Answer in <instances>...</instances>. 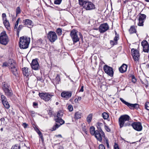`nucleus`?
I'll return each instance as SVG.
<instances>
[{
  "label": "nucleus",
  "mask_w": 149,
  "mask_h": 149,
  "mask_svg": "<svg viewBox=\"0 0 149 149\" xmlns=\"http://www.w3.org/2000/svg\"><path fill=\"white\" fill-rule=\"evenodd\" d=\"M99 149H105V148L104 145L102 144H100L99 146Z\"/></svg>",
  "instance_id": "nucleus-48"
},
{
  "label": "nucleus",
  "mask_w": 149,
  "mask_h": 149,
  "mask_svg": "<svg viewBox=\"0 0 149 149\" xmlns=\"http://www.w3.org/2000/svg\"><path fill=\"white\" fill-rule=\"evenodd\" d=\"M132 81L134 83H135L136 81V79L134 76H132Z\"/></svg>",
  "instance_id": "nucleus-52"
},
{
  "label": "nucleus",
  "mask_w": 149,
  "mask_h": 149,
  "mask_svg": "<svg viewBox=\"0 0 149 149\" xmlns=\"http://www.w3.org/2000/svg\"><path fill=\"white\" fill-rule=\"evenodd\" d=\"M36 131L38 133V134H39V136L40 137V138H41V139L42 141H43L44 139H43V137L42 136V133L40 132V131L37 128L36 129H35Z\"/></svg>",
  "instance_id": "nucleus-30"
},
{
  "label": "nucleus",
  "mask_w": 149,
  "mask_h": 149,
  "mask_svg": "<svg viewBox=\"0 0 149 149\" xmlns=\"http://www.w3.org/2000/svg\"><path fill=\"white\" fill-rule=\"evenodd\" d=\"M145 108L147 110H149V102H146L145 103Z\"/></svg>",
  "instance_id": "nucleus-44"
},
{
  "label": "nucleus",
  "mask_w": 149,
  "mask_h": 149,
  "mask_svg": "<svg viewBox=\"0 0 149 149\" xmlns=\"http://www.w3.org/2000/svg\"><path fill=\"white\" fill-rule=\"evenodd\" d=\"M30 42V38L23 36L20 38L19 46L20 48L26 49L28 47Z\"/></svg>",
  "instance_id": "nucleus-4"
},
{
  "label": "nucleus",
  "mask_w": 149,
  "mask_h": 149,
  "mask_svg": "<svg viewBox=\"0 0 149 149\" xmlns=\"http://www.w3.org/2000/svg\"><path fill=\"white\" fill-rule=\"evenodd\" d=\"M38 105V103L35 102H33V105L34 107H36Z\"/></svg>",
  "instance_id": "nucleus-56"
},
{
  "label": "nucleus",
  "mask_w": 149,
  "mask_h": 149,
  "mask_svg": "<svg viewBox=\"0 0 149 149\" xmlns=\"http://www.w3.org/2000/svg\"><path fill=\"white\" fill-rule=\"evenodd\" d=\"M56 32L58 36H61L62 34V30L60 28L57 29Z\"/></svg>",
  "instance_id": "nucleus-37"
},
{
  "label": "nucleus",
  "mask_w": 149,
  "mask_h": 149,
  "mask_svg": "<svg viewBox=\"0 0 149 149\" xmlns=\"http://www.w3.org/2000/svg\"><path fill=\"white\" fill-rule=\"evenodd\" d=\"M54 120L57 123L59 124V125L60 126L65 123L64 121L61 118H55Z\"/></svg>",
  "instance_id": "nucleus-22"
},
{
  "label": "nucleus",
  "mask_w": 149,
  "mask_h": 149,
  "mask_svg": "<svg viewBox=\"0 0 149 149\" xmlns=\"http://www.w3.org/2000/svg\"><path fill=\"white\" fill-rule=\"evenodd\" d=\"M114 149H119L118 145L115 143L114 145Z\"/></svg>",
  "instance_id": "nucleus-54"
},
{
  "label": "nucleus",
  "mask_w": 149,
  "mask_h": 149,
  "mask_svg": "<svg viewBox=\"0 0 149 149\" xmlns=\"http://www.w3.org/2000/svg\"><path fill=\"white\" fill-rule=\"evenodd\" d=\"M78 99H77V98H76V99H75V100H74V102L76 103H78Z\"/></svg>",
  "instance_id": "nucleus-60"
},
{
  "label": "nucleus",
  "mask_w": 149,
  "mask_h": 149,
  "mask_svg": "<svg viewBox=\"0 0 149 149\" xmlns=\"http://www.w3.org/2000/svg\"><path fill=\"white\" fill-rule=\"evenodd\" d=\"M55 136L57 137H60L62 138V136L61 134H58L55 135Z\"/></svg>",
  "instance_id": "nucleus-59"
},
{
  "label": "nucleus",
  "mask_w": 149,
  "mask_h": 149,
  "mask_svg": "<svg viewBox=\"0 0 149 149\" xmlns=\"http://www.w3.org/2000/svg\"><path fill=\"white\" fill-rule=\"evenodd\" d=\"M1 98L2 103L4 102H6L7 101V99L6 98V97L5 96L3 95H1Z\"/></svg>",
  "instance_id": "nucleus-35"
},
{
  "label": "nucleus",
  "mask_w": 149,
  "mask_h": 149,
  "mask_svg": "<svg viewBox=\"0 0 149 149\" xmlns=\"http://www.w3.org/2000/svg\"><path fill=\"white\" fill-rule=\"evenodd\" d=\"M127 68V65L125 64H123L122 66L119 68V70L120 72L123 73L126 71Z\"/></svg>",
  "instance_id": "nucleus-21"
},
{
  "label": "nucleus",
  "mask_w": 149,
  "mask_h": 149,
  "mask_svg": "<svg viewBox=\"0 0 149 149\" xmlns=\"http://www.w3.org/2000/svg\"><path fill=\"white\" fill-rule=\"evenodd\" d=\"M146 16L145 14H139V22L138 24V25L139 26H143V23L144 20L146 19Z\"/></svg>",
  "instance_id": "nucleus-16"
},
{
  "label": "nucleus",
  "mask_w": 149,
  "mask_h": 149,
  "mask_svg": "<svg viewBox=\"0 0 149 149\" xmlns=\"http://www.w3.org/2000/svg\"><path fill=\"white\" fill-rule=\"evenodd\" d=\"M109 27L107 23L101 24L99 28V30L100 33H104L109 29Z\"/></svg>",
  "instance_id": "nucleus-13"
},
{
  "label": "nucleus",
  "mask_w": 149,
  "mask_h": 149,
  "mask_svg": "<svg viewBox=\"0 0 149 149\" xmlns=\"http://www.w3.org/2000/svg\"><path fill=\"white\" fill-rule=\"evenodd\" d=\"M84 91V86H82L81 88V89L79 90V91L80 92H83Z\"/></svg>",
  "instance_id": "nucleus-57"
},
{
  "label": "nucleus",
  "mask_w": 149,
  "mask_h": 149,
  "mask_svg": "<svg viewBox=\"0 0 149 149\" xmlns=\"http://www.w3.org/2000/svg\"><path fill=\"white\" fill-rule=\"evenodd\" d=\"M20 20V18H18V19L17 20L16 22L15 25V29H17V26L19 24V21Z\"/></svg>",
  "instance_id": "nucleus-38"
},
{
  "label": "nucleus",
  "mask_w": 149,
  "mask_h": 149,
  "mask_svg": "<svg viewBox=\"0 0 149 149\" xmlns=\"http://www.w3.org/2000/svg\"><path fill=\"white\" fill-rule=\"evenodd\" d=\"M63 115V113L61 111H59L58 112L57 116L55 118H61Z\"/></svg>",
  "instance_id": "nucleus-33"
},
{
  "label": "nucleus",
  "mask_w": 149,
  "mask_h": 149,
  "mask_svg": "<svg viewBox=\"0 0 149 149\" xmlns=\"http://www.w3.org/2000/svg\"><path fill=\"white\" fill-rule=\"evenodd\" d=\"M6 17V14L5 13H3L2 14V17L3 18V21L4 20H6V19H7Z\"/></svg>",
  "instance_id": "nucleus-46"
},
{
  "label": "nucleus",
  "mask_w": 149,
  "mask_h": 149,
  "mask_svg": "<svg viewBox=\"0 0 149 149\" xmlns=\"http://www.w3.org/2000/svg\"><path fill=\"white\" fill-rule=\"evenodd\" d=\"M62 0H54V3L55 4L59 5L61 4Z\"/></svg>",
  "instance_id": "nucleus-42"
},
{
  "label": "nucleus",
  "mask_w": 149,
  "mask_h": 149,
  "mask_svg": "<svg viewBox=\"0 0 149 149\" xmlns=\"http://www.w3.org/2000/svg\"><path fill=\"white\" fill-rule=\"evenodd\" d=\"M131 125L132 127L135 130L138 131H140L142 129L143 127L141 124L139 122L131 123Z\"/></svg>",
  "instance_id": "nucleus-12"
},
{
  "label": "nucleus",
  "mask_w": 149,
  "mask_h": 149,
  "mask_svg": "<svg viewBox=\"0 0 149 149\" xmlns=\"http://www.w3.org/2000/svg\"><path fill=\"white\" fill-rule=\"evenodd\" d=\"M31 66L33 69L35 70H38L39 64L36 59H33L31 64Z\"/></svg>",
  "instance_id": "nucleus-19"
},
{
  "label": "nucleus",
  "mask_w": 149,
  "mask_h": 149,
  "mask_svg": "<svg viewBox=\"0 0 149 149\" xmlns=\"http://www.w3.org/2000/svg\"><path fill=\"white\" fill-rule=\"evenodd\" d=\"M81 97H78L77 99H78V100H80L81 99Z\"/></svg>",
  "instance_id": "nucleus-62"
},
{
  "label": "nucleus",
  "mask_w": 149,
  "mask_h": 149,
  "mask_svg": "<svg viewBox=\"0 0 149 149\" xmlns=\"http://www.w3.org/2000/svg\"><path fill=\"white\" fill-rule=\"evenodd\" d=\"M141 45L143 47V51L148 53L149 51V45L146 40H144L141 42Z\"/></svg>",
  "instance_id": "nucleus-15"
},
{
  "label": "nucleus",
  "mask_w": 149,
  "mask_h": 149,
  "mask_svg": "<svg viewBox=\"0 0 149 149\" xmlns=\"http://www.w3.org/2000/svg\"><path fill=\"white\" fill-rule=\"evenodd\" d=\"M9 41L8 37L5 32H2L0 36V43L3 45H6Z\"/></svg>",
  "instance_id": "nucleus-6"
},
{
  "label": "nucleus",
  "mask_w": 149,
  "mask_h": 149,
  "mask_svg": "<svg viewBox=\"0 0 149 149\" xmlns=\"http://www.w3.org/2000/svg\"><path fill=\"white\" fill-rule=\"evenodd\" d=\"M103 69L105 72L110 77L113 76V72L112 68L107 65H105Z\"/></svg>",
  "instance_id": "nucleus-11"
},
{
  "label": "nucleus",
  "mask_w": 149,
  "mask_h": 149,
  "mask_svg": "<svg viewBox=\"0 0 149 149\" xmlns=\"http://www.w3.org/2000/svg\"><path fill=\"white\" fill-rule=\"evenodd\" d=\"M82 130L83 131H84L86 134H87V131H86V129L85 128H83L82 129Z\"/></svg>",
  "instance_id": "nucleus-58"
},
{
  "label": "nucleus",
  "mask_w": 149,
  "mask_h": 149,
  "mask_svg": "<svg viewBox=\"0 0 149 149\" xmlns=\"http://www.w3.org/2000/svg\"><path fill=\"white\" fill-rule=\"evenodd\" d=\"M103 125L102 123H97V127L98 129V130H99L100 132L102 134V135H104V133L102 130L101 127Z\"/></svg>",
  "instance_id": "nucleus-26"
},
{
  "label": "nucleus",
  "mask_w": 149,
  "mask_h": 149,
  "mask_svg": "<svg viewBox=\"0 0 149 149\" xmlns=\"http://www.w3.org/2000/svg\"><path fill=\"white\" fill-rule=\"evenodd\" d=\"M23 26L22 25H20L18 28L16 29H17V33H19L20 31L21 30V29L23 27Z\"/></svg>",
  "instance_id": "nucleus-39"
},
{
  "label": "nucleus",
  "mask_w": 149,
  "mask_h": 149,
  "mask_svg": "<svg viewBox=\"0 0 149 149\" xmlns=\"http://www.w3.org/2000/svg\"><path fill=\"white\" fill-rule=\"evenodd\" d=\"M90 132L92 135H94L95 134L96 130H95V128L93 126L91 127L90 129Z\"/></svg>",
  "instance_id": "nucleus-31"
},
{
  "label": "nucleus",
  "mask_w": 149,
  "mask_h": 149,
  "mask_svg": "<svg viewBox=\"0 0 149 149\" xmlns=\"http://www.w3.org/2000/svg\"><path fill=\"white\" fill-rule=\"evenodd\" d=\"M21 9L19 7H18L17 8L16 10V14L17 15L19 13H20L21 12Z\"/></svg>",
  "instance_id": "nucleus-43"
},
{
  "label": "nucleus",
  "mask_w": 149,
  "mask_h": 149,
  "mask_svg": "<svg viewBox=\"0 0 149 149\" xmlns=\"http://www.w3.org/2000/svg\"><path fill=\"white\" fill-rule=\"evenodd\" d=\"M79 1L80 5H82V6L83 5L84 3L87 1H86V0H79Z\"/></svg>",
  "instance_id": "nucleus-45"
},
{
  "label": "nucleus",
  "mask_w": 149,
  "mask_h": 149,
  "mask_svg": "<svg viewBox=\"0 0 149 149\" xmlns=\"http://www.w3.org/2000/svg\"><path fill=\"white\" fill-rule=\"evenodd\" d=\"M9 63L10 65L9 69L13 75L17 78L19 76V69L16 67V65L13 60L10 59L9 60Z\"/></svg>",
  "instance_id": "nucleus-2"
},
{
  "label": "nucleus",
  "mask_w": 149,
  "mask_h": 149,
  "mask_svg": "<svg viewBox=\"0 0 149 149\" xmlns=\"http://www.w3.org/2000/svg\"><path fill=\"white\" fill-rule=\"evenodd\" d=\"M8 66L10 67V65L9 63V60H8V63L6 62L3 63V65H2V67H6Z\"/></svg>",
  "instance_id": "nucleus-36"
},
{
  "label": "nucleus",
  "mask_w": 149,
  "mask_h": 149,
  "mask_svg": "<svg viewBox=\"0 0 149 149\" xmlns=\"http://www.w3.org/2000/svg\"><path fill=\"white\" fill-rule=\"evenodd\" d=\"M81 113L78 111L76 112L74 114V118L78 119L81 118Z\"/></svg>",
  "instance_id": "nucleus-27"
},
{
  "label": "nucleus",
  "mask_w": 149,
  "mask_h": 149,
  "mask_svg": "<svg viewBox=\"0 0 149 149\" xmlns=\"http://www.w3.org/2000/svg\"><path fill=\"white\" fill-rule=\"evenodd\" d=\"M11 149H20V146L19 145L17 144L13 146Z\"/></svg>",
  "instance_id": "nucleus-40"
},
{
  "label": "nucleus",
  "mask_w": 149,
  "mask_h": 149,
  "mask_svg": "<svg viewBox=\"0 0 149 149\" xmlns=\"http://www.w3.org/2000/svg\"><path fill=\"white\" fill-rule=\"evenodd\" d=\"M23 126L24 128L27 127L28 125L26 123H24L23 124Z\"/></svg>",
  "instance_id": "nucleus-55"
},
{
  "label": "nucleus",
  "mask_w": 149,
  "mask_h": 149,
  "mask_svg": "<svg viewBox=\"0 0 149 149\" xmlns=\"http://www.w3.org/2000/svg\"><path fill=\"white\" fill-rule=\"evenodd\" d=\"M119 38V35H115V36L114 38V40L115 41L117 42Z\"/></svg>",
  "instance_id": "nucleus-47"
},
{
  "label": "nucleus",
  "mask_w": 149,
  "mask_h": 149,
  "mask_svg": "<svg viewBox=\"0 0 149 149\" xmlns=\"http://www.w3.org/2000/svg\"><path fill=\"white\" fill-rule=\"evenodd\" d=\"M23 23L24 25L27 26L29 27H30L33 26V22L29 19H26L23 20Z\"/></svg>",
  "instance_id": "nucleus-20"
},
{
  "label": "nucleus",
  "mask_w": 149,
  "mask_h": 149,
  "mask_svg": "<svg viewBox=\"0 0 149 149\" xmlns=\"http://www.w3.org/2000/svg\"><path fill=\"white\" fill-rule=\"evenodd\" d=\"M110 43L111 45H114L117 44V42L115 41L114 42L113 41L111 40L110 41Z\"/></svg>",
  "instance_id": "nucleus-50"
},
{
  "label": "nucleus",
  "mask_w": 149,
  "mask_h": 149,
  "mask_svg": "<svg viewBox=\"0 0 149 149\" xmlns=\"http://www.w3.org/2000/svg\"><path fill=\"white\" fill-rule=\"evenodd\" d=\"M2 103L4 107L6 109H8L9 108L10 105L8 103L7 101L2 102Z\"/></svg>",
  "instance_id": "nucleus-34"
},
{
  "label": "nucleus",
  "mask_w": 149,
  "mask_h": 149,
  "mask_svg": "<svg viewBox=\"0 0 149 149\" xmlns=\"http://www.w3.org/2000/svg\"><path fill=\"white\" fill-rule=\"evenodd\" d=\"M68 109L69 111H71L73 110V107L71 105H70L68 106Z\"/></svg>",
  "instance_id": "nucleus-49"
},
{
  "label": "nucleus",
  "mask_w": 149,
  "mask_h": 149,
  "mask_svg": "<svg viewBox=\"0 0 149 149\" xmlns=\"http://www.w3.org/2000/svg\"><path fill=\"white\" fill-rule=\"evenodd\" d=\"M120 100L123 103L127 105L130 109H137L139 107V105L137 104H132L126 102L121 98H120Z\"/></svg>",
  "instance_id": "nucleus-7"
},
{
  "label": "nucleus",
  "mask_w": 149,
  "mask_h": 149,
  "mask_svg": "<svg viewBox=\"0 0 149 149\" xmlns=\"http://www.w3.org/2000/svg\"><path fill=\"white\" fill-rule=\"evenodd\" d=\"M47 37L51 42H54L57 38L56 33L54 31H49L47 34Z\"/></svg>",
  "instance_id": "nucleus-10"
},
{
  "label": "nucleus",
  "mask_w": 149,
  "mask_h": 149,
  "mask_svg": "<svg viewBox=\"0 0 149 149\" xmlns=\"http://www.w3.org/2000/svg\"><path fill=\"white\" fill-rule=\"evenodd\" d=\"M82 6L86 10H91L95 8V5L91 1H87L84 3Z\"/></svg>",
  "instance_id": "nucleus-8"
},
{
  "label": "nucleus",
  "mask_w": 149,
  "mask_h": 149,
  "mask_svg": "<svg viewBox=\"0 0 149 149\" xmlns=\"http://www.w3.org/2000/svg\"><path fill=\"white\" fill-rule=\"evenodd\" d=\"M72 93L71 92L64 91L61 93V96L65 100H68L70 98L72 95Z\"/></svg>",
  "instance_id": "nucleus-17"
},
{
  "label": "nucleus",
  "mask_w": 149,
  "mask_h": 149,
  "mask_svg": "<svg viewBox=\"0 0 149 149\" xmlns=\"http://www.w3.org/2000/svg\"><path fill=\"white\" fill-rule=\"evenodd\" d=\"M60 81V76L58 74H57L56 78L53 80L54 84H58Z\"/></svg>",
  "instance_id": "nucleus-25"
},
{
  "label": "nucleus",
  "mask_w": 149,
  "mask_h": 149,
  "mask_svg": "<svg viewBox=\"0 0 149 149\" xmlns=\"http://www.w3.org/2000/svg\"><path fill=\"white\" fill-rule=\"evenodd\" d=\"M131 52L133 59L134 61H138L140 56L139 51L134 49H131Z\"/></svg>",
  "instance_id": "nucleus-14"
},
{
  "label": "nucleus",
  "mask_w": 149,
  "mask_h": 149,
  "mask_svg": "<svg viewBox=\"0 0 149 149\" xmlns=\"http://www.w3.org/2000/svg\"><path fill=\"white\" fill-rule=\"evenodd\" d=\"M78 32L75 29H73L71 31L70 33V36L73 42L74 43H76L79 41V38L83 39V36L81 34L79 33V37L78 35Z\"/></svg>",
  "instance_id": "nucleus-5"
},
{
  "label": "nucleus",
  "mask_w": 149,
  "mask_h": 149,
  "mask_svg": "<svg viewBox=\"0 0 149 149\" xmlns=\"http://www.w3.org/2000/svg\"><path fill=\"white\" fill-rule=\"evenodd\" d=\"M92 116L93 114L92 113L90 114L87 116L86 118V120L88 123H89L91 122L92 118Z\"/></svg>",
  "instance_id": "nucleus-29"
},
{
  "label": "nucleus",
  "mask_w": 149,
  "mask_h": 149,
  "mask_svg": "<svg viewBox=\"0 0 149 149\" xmlns=\"http://www.w3.org/2000/svg\"><path fill=\"white\" fill-rule=\"evenodd\" d=\"M0 130L2 131L3 130V128H1V129Z\"/></svg>",
  "instance_id": "nucleus-64"
},
{
  "label": "nucleus",
  "mask_w": 149,
  "mask_h": 149,
  "mask_svg": "<svg viewBox=\"0 0 149 149\" xmlns=\"http://www.w3.org/2000/svg\"><path fill=\"white\" fill-rule=\"evenodd\" d=\"M23 74V75L26 76H28L29 74V72L28 69L27 67H24L22 68Z\"/></svg>",
  "instance_id": "nucleus-23"
},
{
  "label": "nucleus",
  "mask_w": 149,
  "mask_h": 149,
  "mask_svg": "<svg viewBox=\"0 0 149 149\" xmlns=\"http://www.w3.org/2000/svg\"><path fill=\"white\" fill-rule=\"evenodd\" d=\"M129 32L130 34L136 33V30L134 26H131L129 30Z\"/></svg>",
  "instance_id": "nucleus-24"
},
{
  "label": "nucleus",
  "mask_w": 149,
  "mask_h": 149,
  "mask_svg": "<svg viewBox=\"0 0 149 149\" xmlns=\"http://www.w3.org/2000/svg\"><path fill=\"white\" fill-rule=\"evenodd\" d=\"M130 117L127 115L121 116L119 118L118 122L120 128L123 127L130 126L131 125Z\"/></svg>",
  "instance_id": "nucleus-1"
},
{
  "label": "nucleus",
  "mask_w": 149,
  "mask_h": 149,
  "mask_svg": "<svg viewBox=\"0 0 149 149\" xmlns=\"http://www.w3.org/2000/svg\"><path fill=\"white\" fill-rule=\"evenodd\" d=\"M2 88L5 94L7 97H11L12 96L13 92L9 83L6 82L2 83Z\"/></svg>",
  "instance_id": "nucleus-3"
},
{
  "label": "nucleus",
  "mask_w": 149,
  "mask_h": 149,
  "mask_svg": "<svg viewBox=\"0 0 149 149\" xmlns=\"http://www.w3.org/2000/svg\"><path fill=\"white\" fill-rule=\"evenodd\" d=\"M60 126L59 124L56 123L55 125L53 126L52 129L53 131L55 130L57 128H58Z\"/></svg>",
  "instance_id": "nucleus-41"
},
{
  "label": "nucleus",
  "mask_w": 149,
  "mask_h": 149,
  "mask_svg": "<svg viewBox=\"0 0 149 149\" xmlns=\"http://www.w3.org/2000/svg\"><path fill=\"white\" fill-rule=\"evenodd\" d=\"M31 114L32 115H33L34 114L35 112L34 111H31Z\"/></svg>",
  "instance_id": "nucleus-61"
},
{
  "label": "nucleus",
  "mask_w": 149,
  "mask_h": 149,
  "mask_svg": "<svg viewBox=\"0 0 149 149\" xmlns=\"http://www.w3.org/2000/svg\"><path fill=\"white\" fill-rule=\"evenodd\" d=\"M106 143L107 145V147L108 148H109V141L107 139H105Z\"/></svg>",
  "instance_id": "nucleus-53"
},
{
  "label": "nucleus",
  "mask_w": 149,
  "mask_h": 149,
  "mask_svg": "<svg viewBox=\"0 0 149 149\" xmlns=\"http://www.w3.org/2000/svg\"><path fill=\"white\" fill-rule=\"evenodd\" d=\"M102 116L104 119H107L109 117L108 114L106 112L103 113Z\"/></svg>",
  "instance_id": "nucleus-32"
},
{
  "label": "nucleus",
  "mask_w": 149,
  "mask_h": 149,
  "mask_svg": "<svg viewBox=\"0 0 149 149\" xmlns=\"http://www.w3.org/2000/svg\"><path fill=\"white\" fill-rule=\"evenodd\" d=\"M115 35H118V34H117V33L116 31H115Z\"/></svg>",
  "instance_id": "nucleus-63"
},
{
  "label": "nucleus",
  "mask_w": 149,
  "mask_h": 149,
  "mask_svg": "<svg viewBox=\"0 0 149 149\" xmlns=\"http://www.w3.org/2000/svg\"><path fill=\"white\" fill-rule=\"evenodd\" d=\"M3 23L6 28L8 29L10 27V24L8 21L6 19L3 20Z\"/></svg>",
  "instance_id": "nucleus-28"
},
{
  "label": "nucleus",
  "mask_w": 149,
  "mask_h": 149,
  "mask_svg": "<svg viewBox=\"0 0 149 149\" xmlns=\"http://www.w3.org/2000/svg\"><path fill=\"white\" fill-rule=\"evenodd\" d=\"M40 97L45 101H49L52 98V95L46 93H39Z\"/></svg>",
  "instance_id": "nucleus-9"
},
{
  "label": "nucleus",
  "mask_w": 149,
  "mask_h": 149,
  "mask_svg": "<svg viewBox=\"0 0 149 149\" xmlns=\"http://www.w3.org/2000/svg\"><path fill=\"white\" fill-rule=\"evenodd\" d=\"M104 128L106 131L107 132H109L111 131L110 129L108 127V126L106 125L104 126Z\"/></svg>",
  "instance_id": "nucleus-51"
},
{
  "label": "nucleus",
  "mask_w": 149,
  "mask_h": 149,
  "mask_svg": "<svg viewBox=\"0 0 149 149\" xmlns=\"http://www.w3.org/2000/svg\"><path fill=\"white\" fill-rule=\"evenodd\" d=\"M97 139L100 142H101L102 140V137L105 136V134L104 136L100 132L99 130H96L95 134L94 135Z\"/></svg>",
  "instance_id": "nucleus-18"
}]
</instances>
